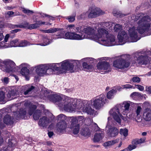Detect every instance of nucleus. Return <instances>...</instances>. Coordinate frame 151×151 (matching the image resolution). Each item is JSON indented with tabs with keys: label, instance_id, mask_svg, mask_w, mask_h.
<instances>
[{
	"label": "nucleus",
	"instance_id": "nucleus-22",
	"mask_svg": "<svg viewBox=\"0 0 151 151\" xmlns=\"http://www.w3.org/2000/svg\"><path fill=\"white\" fill-rule=\"evenodd\" d=\"M103 137V132L100 130H98L94 136L93 140L94 142H98L102 140Z\"/></svg>",
	"mask_w": 151,
	"mask_h": 151
},
{
	"label": "nucleus",
	"instance_id": "nucleus-62",
	"mask_svg": "<svg viewBox=\"0 0 151 151\" xmlns=\"http://www.w3.org/2000/svg\"><path fill=\"white\" fill-rule=\"evenodd\" d=\"M86 14H83L81 15V16H80V17H78V18L79 19H83L86 17Z\"/></svg>",
	"mask_w": 151,
	"mask_h": 151
},
{
	"label": "nucleus",
	"instance_id": "nucleus-46",
	"mask_svg": "<svg viewBox=\"0 0 151 151\" xmlns=\"http://www.w3.org/2000/svg\"><path fill=\"white\" fill-rule=\"evenodd\" d=\"M66 19H68L70 22H73L75 20V17L74 16L67 17H65Z\"/></svg>",
	"mask_w": 151,
	"mask_h": 151
},
{
	"label": "nucleus",
	"instance_id": "nucleus-49",
	"mask_svg": "<svg viewBox=\"0 0 151 151\" xmlns=\"http://www.w3.org/2000/svg\"><path fill=\"white\" fill-rule=\"evenodd\" d=\"M132 145H130L128 147V149L129 150L131 151L132 150L135 149L136 147V145L133 144L132 143Z\"/></svg>",
	"mask_w": 151,
	"mask_h": 151
},
{
	"label": "nucleus",
	"instance_id": "nucleus-21",
	"mask_svg": "<svg viewBox=\"0 0 151 151\" xmlns=\"http://www.w3.org/2000/svg\"><path fill=\"white\" fill-rule=\"evenodd\" d=\"M49 122V119L46 117L44 116L40 119L38 124L40 127H44L47 125Z\"/></svg>",
	"mask_w": 151,
	"mask_h": 151
},
{
	"label": "nucleus",
	"instance_id": "nucleus-13",
	"mask_svg": "<svg viewBox=\"0 0 151 151\" xmlns=\"http://www.w3.org/2000/svg\"><path fill=\"white\" fill-rule=\"evenodd\" d=\"M86 27L90 28L91 29H93L90 26H85L83 27H76L74 24H70L67 26V29L69 31H70V32H75L76 33L78 32L81 33V32H83L85 35H83L82 34H80L82 35L83 36H85L86 37L88 36L87 34L85 33L84 29Z\"/></svg>",
	"mask_w": 151,
	"mask_h": 151
},
{
	"label": "nucleus",
	"instance_id": "nucleus-10",
	"mask_svg": "<svg viewBox=\"0 0 151 151\" xmlns=\"http://www.w3.org/2000/svg\"><path fill=\"white\" fill-rule=\"evenodd\" d=\"M15 63L10 60H6L4 61L1 60L0 69L3 71L13 73L17 71Z\"/></svg>",
	"mask_w": 151,
	"mask_h": 151
},
{
	"label": "nucleus",
	"instance_id": "nucleus-15",
	"mask_svg": "<svg viewBox=\"0 0 151 151\" xmlns=\"http://www.w3.org/2000/svg\"><path fill=\"white\" fill-rule=\"evenodd\" d=\"M26 111V110L21 109L19 111L14 113V117L17 119H27L28 118V116H27V114Z\"/></svg>",
	"mask_w": 151,
	"mask_h": 151
},
{
	"label": "nucleus",
	"instance_id": "nucleus-35",
	"mask_svg": "<svg viewBox=\"0 0 151 151\" xmlns=\"http://www.w3.org/2000/svg\"><path fill=\"white\" fill-rule=\"evenodd\" d=\"M44 43L41 44H39L40 45L42 46H44L48 45L50 44L51 42V40H50L47 38H45L44 39Z\"/></svg>",
	"mask_w": 151,
	"mask_h": 151
},
{
	"label": "nucleus",
	"instance_id": "nucleus-55",
	"mask_svg": "<svg viewBox=\"0 0 151 151\" xmlns=\"http://www.w3.org/2000/svg\"><path fill=\"white\" fill-rule=\"evenodd\" d=\"M1 115L0 113V128H3L5 127L4 124L1 121Z\"/></svg>",
	"mask_w": 151,
	"mask_h": 151
},
{
	"label": "nucleus",
	"instance_id": "nucleus-53",
	"mask_svg": "<svg viewBox=\"0 0 151 151\" xmlns=\"http://www.w3.org/2000/svg\"><path fill=\"white\" fill-rule=\"evenodd\" d=\"M119 141V138H117L116 139L113 140L112 141H111L112 145H113L114 144L118 143Z\"/></svg>",
	"mask_w": 151,
	"mask_h": 151
},
{
	"label": "nucleus",
	"instance_id": "nucleus-20",
	"mask_svg": "<svg viewBox=\"0 0 151 151\" xmlns=\"http://www.w3.org/2000/svg\"><path fill=\"white\" fill-rule=\"evenodd\" d=\"M16 90L13 88L11 90L8 92L7 94V96L8 100H11L17 98L18 96Z\"/></svg>",
	"mask_w": 151,
	"mask_h": 151
},
{
	"label": "nucleus",
	"instance_id": "nucleus-52",
	"mask_svg": "<svg viewBox=\"0 0 151 151\" xmlns=\"http://www.w3.org/2000/svg\"><path fill=\"white\" fill-rule=\"evenodd\" d=\"M145 90L148 93L151 94V86H146V87Z\"/></svg>",
	"mask_w": 151,
	"mask_h": 151
},
{
	"label": "nucleus",
	"instance_id": "nucleus-43",
	"mask_svg": "<svg viewBox=\"0 0 151 151\" xmlns=\"http://www.w3.org/2000/svg\"><path fill=\"white\" fill-rule=\"evenodd\" d=\"M40 27L39 25H38V24L36 23L35 24H30L29 27V29H33L37 28Z\"/></svg>",
	"mask_w": 151,
	"mask_h": 151
},
{
	"label": "nucleus",
	"instance_id": "nucleus-26",
	"mask_svg": "<svg viewBox=\"0 0 151 151\" xmlns=\"http://www.w3.org/2000/svg\"><path fill=\"white\" fill-rule=\"evenodd\" d=\"M117 91L113 88L109 91L107 94V98L109 99H111L113 98L114 95L116 93Z\"/></svg>",
	"mask_w": 151,
	"mask_h": 151
},
{
	"label": "nucleus",
	"instance_id": "nucleus-48",
	"mask_svg": "<svg viewBox=\"0 0 151 151\" xmlns=\"http://www.w3.org/2000/svg\"><path fill=\"white\" fill-rule=\"evenodd\" d=\"M135 88L138 89L141 91H143L144 89V88L143 86L139 85H135Z\"/></svg>",
	"mask_w": 151,
	"mask_h": 151
},
{
	"label": "nucleus",
	"instance_id": "nucleus-8",
	"mask_svg": "<svg viewBox=\"0 0 151 151\" xmlns=\"http://www.w3.org/2000/svg\"><path fill=\"white\" fill-rule=\"evenodd\" d=\"M107 59V57H102L97 59L99 62L96 65L97 69L101 74L109 73L111 70L109 63L106 61Z\"/></svg>",
	"mask_w": 151,
	"mask_h": 151
},
{
	"label": "nucleus",
	"instance_id": "nucleus-37",
	"mask_svg": "<svg viewBox=\"0 0 151 151\" xmlns=\"http://www.w3.org/2000/svg\"><path fill=\"white\" fill-rule=\"evenodd\" d=\"M58 120H60V122L65 121V120L66 119V117L64 115L61 114L58 116Z\"/></svg>",
	"mask_w": 151,
	"mask_h": 151
},
{
	"label": "nucleus",
	"instance_id": "nucleus-2",
	"mask_svg": "<svg viewBox=\"0 0 151 151\" xmlns=\"http://www.w3.org/2000/svg\"><path fill=\"white\" fill-rule=\"evenodd\" d=\"M48 98L60 107V109L67 112H72L76 109H81L88 114L93 115L95 110L91 105L97 109H99L107 102L105 95L101 94L92 99L90 101L82 100L66 97L62 98L58 94L53 93L49 95Z\"/></svg>",
	"mask_w": 151,
	"mask_h": 151
},
{
	"label": "nucleus",
	"instance_id": "nucleus-41",
	"mask_svg": "<svg viewBox=\"0 0 151 151\" xmlns=\"http://www.w3.org/2000/svg\"><path fill=\"white\" fill-rule=\"evenodd\" d=\"M5 98V93L2 91H0V101H4Z\"/></svg>",
	"mask_w": 151,
	"mask_h": 151
},
{
	"label": "nucleus",
	"instance_id": "nucleus-42",
	"mask_svg": "<svg viewBox=\"0 0 151 151\" xmlns=\"http://www.w3.org/2000/svg\"><path fill=\"white\" fill-rule=\"evenodd\" d=\"M20 10H22V11L23 12H24L25 13L28 14L29 13L32 14L33 13V12L32 11L26 9L22 7H21L20 8Z\"/></svg>",
	"mask_w": 151,
	"mask_h": 151
},
{
	"label": "nucleus",
	"instance_id": "nucleus-25",
	"mask_svg": "<svg viewBox=\"0 0 151 151\" xmlns=\"http://www.w3.org/2000/svg\"><path fill=\"white\" fill-rule=\"evenodd\" d=\"M84 118L83 116H78L77 117H71L72 121L79 124L84 121Z\"/></svg>",
	"mask_w": 151,
	"mask_h": 151
},
{
	"label": "nucleus",
	"instance_id": "nucleus-45",
	"mask_svg": "<svg viewBox=\"0 0 151 151\" xmlns=\"http://www.w3.org/2000/svg\"><path fill=\"white\" fill-rule=\"evenodd\" d=\"M113 14L114 16L117 17H122L123 16V15L120 12H118L116 10H114L113 12Z\"/></svg>",
	"mask_w": 151,
	"mask_h": 151
},
{
	"label": "nucleus",
	"instance_id": "nucleus-14",
	"mask_svg": "<svg viewBox=\"0 0 151 151\" xmlns=\"http://www.w3.org/2000/svg\"><path fill=\"white\" fill-rule=\"evenodd\" d=\"M108 117V123L107 126H106L107 128L109 129V130L107 132L109 135L111 137H114L117 135L119 134V130L116 128L113 127H110L109 124L111 122L112 119L111 117Z\"/></svg>",
	"mask_w": 151,
	"mask_h": 151
},
{
	"label": "nucleus",
	"instance_id": "nucleus-11",
	"mask_svg": "<svg viewBox=\"0 0 151 151\" xmlns=\"http://www.w3.org/2000/svg\"><path fill=\"white\" fill-rule=\"evenodd\" d=\"M24 105L26 107V109H28V114L31 116L34 113L33 117L35 120L39 119L40 116L41 115V112L40 110H35L36 106L35 105H33L29 102H25Z\"/></svg>",
	"mask_w": 151,
	"mask_h": 151
},
{
	"label": "nucleus",
	"instance_id": "nucleus-60",
	"mask_svg": "<svg viewBox=\"0 0 151 151\" xmlns=\"http://www.w3.org/2000/svg\"><path fill=\"white\" fill-rule=\"evenodd\" d=\"M116 89V90H117L119 91H121L122 89H124L123 88V87L122 86H122H116L115 88V89Z\"/></svg>",
	"mask_w": 151,
	"mask_h": 151
},
{
	"label": "nucleus",
	"instance_id": "nucleus-6",
	"mask_svg": "<svg viewBox=\"0 0 151 151\" xmlns=\"http://www.w3.org/2000/svg\"><path fill=\"white\" fill-rule=\"evenodd\" d=\"M69 60H71L74 61L75 63L72 64L73 66L74 71L71 72L67 71L70 73H73L78 71V68L80 66L81 62H82V65L84 70L86 71H91L93 68V66L91 65H88V63H91L94 62L95 59L91 58H86L82 59L81 61L75 60L71 59H68Z\"/></svg>",
	"mask_w": 151,
	"mask_h": 151
},
{
	"label": "nucleus",
	"instance_id": "nucleus-61",
	"mask_svg": "<svg viewBox=\"0 0 151 151\" xmlns=\"http://www.w3.org/2000/svg\"><path fill=\"white\" fill-rule=\"evenodd\" d=\"M53 132H49L48 133V134L49 137H51L53 135Z\"/></svg>",
	"mask_w": 151,
	"mask_h": 151
},
{
	"label": "nucleus",
	"instance_id": "nucleus-57",
	"mask_svg": "<svg viewBox=\"0 0 151 151\" xmlns=\"http://www.w3.org/2000/svg\"><path fill=\"white\" fill-rule=\"evenodd\" d=\"M129 118L131 119H134L136 118V116L135 115V114L134 113H132L130 114L129 115Z\"/></svg>",
	"mask_w": 151,
	"mask_h": 151
},
{
	"label": "nucleus",
	"instance_id": "nucleus-30",
	"mask_svg": "<svg viewBox=\"0 0 151 151\" xmlns=\"http://www.w3.org/2000/svg\"><path fill=\"white\" fill-rule=\"evenodd\" d=\"M19 41L18 39H16L12 40L10 41L9 44V47H19Z\"/></svg>",
	"mask_w": 151,
	"mask_h": 151
},
{
	"label": "nucleus",
	"instance_id": "nucleus-64",
	"mask_svg": "<svg viewBox=\"0 0 151 151\" xmlns=\"http://www.w3.org/2000/svg\"><path fill=\"white\" fill-rule=\"evenodd\" d=\"M143 104L145 106H150V104L148 102L146 101L143 103Z\"/></svg>",
	"mask_w": 151,
	"mask_h": 151
},
{
	"label": "nucleus",
	"instance_id": "nucleus-54",
	"mask_svg": "<svg viewBox=\"0 0 151 151\" xmlns=\"http://www.w3.org/2000/svg\"><path fill=\"white\" fill-rule=\"evenodd\" d=\"M119 141V138H117L116 139L113 140L112 141H111L112 145H113L114 144L118 143Z\"/></svg>",
	"mask_w": 151,
	"mask_h": 151
},
{
	"label": "nucleus",
	"instance_id": "nucleus-12",
	"mask_svg": "<svg viewBox=\"0 0 151 151\" xmlns=\"http://www.w3.org/2000/svg\"><path fill=\"white\" fill-rule=\"evenodd\" d=\"M20 68H21L20 71V74L24 76L27 80H29L30 75L33 74V72L31 71L28 69L29 67V65L26 63H22L19 66Z\"/></svg>",
	"mask_w": 151,
	"mask_h": 151
},
{
	"label": "nucleus",
	"instance_id": "nucleus-31",
	"mask_svg": "<svg viewBox=\"0 0 151 151\" xmlns=\"http://www.w3.org/2000/svg\"><path fill=\"white\" fill-rule=\"evenodd\" d=\"M30 45V43L26 40H22L19 42V47H24Z\"/></svg>",
	"mask_w": 151,
	"mask_h": 151
},
{
	"label": "nucleus",
	"instance_id": "nucleus-36",
	"mask_svg": "<svg viewBox=\"0 0 151 151\" xmlns=\"http://www.w3.org/2000/svg\"><path fill=\"white\" fill-rule=\"evenodd\" d=\"M142 111V108L140 106H138L135 109V112L137 116H138L140 115Z\"/></svg>",
	"mask_w": 151,
	"mask_h": 151
},
{
	"label": "nucleus",
	"instance_id": "nucleus-44",
	"mask_svg": "<svg viewBox=\"0 0 151 151\" xmlns=\"http://www.w3.org/2000/svg\"><path fill=\"white\" fill-rule=\"evenodd\" d=\"M132 81L134 83H139L140 81V79L137 76H134L132 79Z\"/></svg>",
	"mask_w": 151,
	"mask_h": 151
},
{
	"label": "nucleus",
	"instance_id": "nucleus-7",
	"mask_svg": "<svg viewBox=\"0 0 151 151\" xmlns=\"http://www.w3.org/2000/svg\"><path fill=\"white\" fill-rule=\"evenodd\" d=\"M129 55H124L115 60L113 63V66L118 69H123L129 67L131 61Z\"/></svg>",
	"mask_w": 151,
	"mask_h": 151
},
{
	"label": "nucleus",
	"instance_id": "nucleus-1",
	"mask_svg": "<svg viewBox=\"0 0 151 151\" xmlns=\"http://www.w3.org/2000/svg\"><path fill=\"white\" fill-rule=\"evenodd\" d=\"M132 20L136 21L139 20L136 25L130 27L128 29L129 37L126 32L122 30V25L119 24L115 25V32H118L117 36L118 42L116 41V37L111 35L109 31L112 29L113 23L111 22H102L96 27V31L91 29L90 34V40L107 46L122 45L127 42H136L140 39L138 33L144 34L147 35H151V19L150 16L140 13L133 15L131 17Z\"/></svg>",
	"mask_w": 151,
	"mask_h": 151
},
{
	"label": "nucleus",
	"instance_id": "nucleus-38",
	"mask_svg": "<svg viewBox=\"0 0 151 151\" xmlns=\"http://www.w3.org/2000/svg\"><path fill=\"white\" fill-rule=\"evenodd\" d=\"M122 86L123 87V88L124 89L135 88V87H134L133 86H132L129 84L122 85Z\"/></svg>",
	"mask_w": 151,
	"mask_h": 151
},
{
	"label": "nucleus",
	"instance_id": "nucleus-34",
	"mask_svg": "<svg viewBox=\"0 0 151 151\" xmlns=\"http://www.w3.org/2000/svg\"><path fill=\"white\" fill-rule=\"evenodd\" d=\"M9 44L5 42L4 41L0 42V49H4L9 47Z\"/></svg>",
	"mask_w": 151,
	"mask_h": 151
},
{
	"label": "nucleus",
	"instance_id": "nucleus-3",
	"mask_svg": "<svg viewBox=\"0 0 151 151\" xmlns=\"http://www.w3.org/2000/svg\"><path fill=\"white\" fill-rule=\"evenodd\" d=\"M75 63L71 60H65L60 63L40 64L30 68L33 72L35 69L36 73L40 76L47 75L60 74L66 73L67 71H74L72 64Z\"/></svg>",
	"mask_w": 151,
	"mask_h": 151
},
{
	"label": "nucleus",
	"instance_id": "nucleus-5",
	"mask_svg": "<svg viewBox=\"0 0 151 151\" xmlns=\"http://www.w3.org/2000/svg\"><path fill=\"white\" fill-rule=\"evenodd\" d=\"M84 29L85 33L88 35V36L86 37L75 32H67L65 34V31L60 28V29L58 31V34L56 35V37L55 38V39L64 38L66 39L78 40H83L85 39L90 40V37L91 35L90 34L91 29L89 27H86Z\"/></svg>",
	"mask_w": 151,
	"mask_h": 151
},
{
	"label": "nucleus",
	"instance_id": "nucleus-24",
	"mask_svg": "<svg viewBox=\"0 0 151 151\" xmlns=\"http://www.w3.org/2000/svg\"><path fill=\"white\" fill-rule=\"evenodd\" d=\"M13 118L9 114H7L4 117L3 122L4 123L7 125H11L13 123Z\"/></svg>",
	"mask_w": 151,
	"mask_h": 151
},
{
	"label": "nucleus",
	"instance_id": "nucleus-19",
	"mask_svg": "<svg viewBox=\"0 0 151 151\" xmlns=\"http://www.w3.org/2000/svg\"><path fill=\"white\" fill-rule=\"evenodd\" d=\"M71 124L70 128L73 131V133L75 134H77L79 133L80 129V125L79 124L75 123L71 121Z\"/></svg>",
	"mask_w": 151,
	"mask_h": 151
},
{
	"label": "nucleus",
	"instance_id": "nucleus-16",
	"mask_svg": "<svg viewBox=\"0 0 151 151\" xmlns=\"http://www.w3.org/2000/svg\"><path fill=\"white\" fill-rule=\"evenodd\" d=\"M104 13V12L102 11L99 8H96L93 9L88 15V17L89 18H92L96 17L100 15L103 14Z\"/></svg>",
	"mask_w": 151,
	"mask_h": 151
},
{
	"label": "nucleus",
	"instance_id": "nucleus-33",
	"mask_svg": "<svg viewBox=\"0 0 151 151\" xmlns=\"http://www.w3.org/2000/svg\"><path fill=\"white\" fill-rule=\"evenodd\" d=\"M120 133L121 135L126 137L128 135V130L127 129H121L120 130Z\"/></svg>",
	"mask_w": 151,
	"mask_h": 151
},
{
	"label": "nucleus",
	"instance_id": "nucleus-27",
	"mask_svg": "<svg viewBox=\"0 0 151 151\" xmlns=\"http://www.w3.org/2000/svg\"><path fill=\"white\" fill-rule=\"evenodd\" d=\"M143 94L138 92H134L131 94L130 96L133 99L136 100L138 99H140L143 96Z\"/></svg>",
	"mask_w": 151,
	"mask_h": 151
},
{
	"label": "nucleus",
	"instance_id": "nucleus-51",
	"mask_svg": "<svg viewBox=\"0 0 151 151\" xmlns=\"http://www.w3.org/2000/svg\"><path fill=\"white\" fill-rule=\"evenodd\" d=\"M14 146V144H13L12 142H11L10 139H9V145H8V147H7V150H11V149H10V148L9 149V147H12Z\"/></svg>",
	"mask_w": 151,
	"mask_h": 151
},
{
	"label": "nucleus",
	"instance_id": "nucleus-40",
	"mask_svg": "<svg viewBox=\"0 0 151 151\" xmlns=\"http://www.w3.org/2000/svg\"><path fill=\"white\" fill-rule=\"evenodd\" d=\"M103 145L106 148L109 147L111 146L112 145L111 141L105 142L103 144Z\"/></svg>",
	"mask_w": 151,
	"mask_h": 151
},
{
	"label": "nucleus",
	"instance_id": "nucleus-32",
	"mask_svg": "<svg viewBox=\"0 0 151 151\" xmlns=\"http://www.w3.org/2000/svg\"><path fill=\"white\" fill-rule=\"evenodd\" d=\"M145 140V137L140 139H136L132 141V143L133 144L138 145V144L144 142Z\"/></svg>",
	"mask_w": 151,
	"mask_h": 151
},
{
	"label": "nucleus",
	"instance_id": "nucleus-23",
	"mask_svg": "<svg viewBox=\"0 0 151 151\" xmlns=\"http://www.w3.org/2000/svg\"><path fill=\"white\" fill-rule=\"evenodd\" d=\"M81 134L85 137L89 136L91 132L88 129V126L86 125H84L81 130Z\"/></svg>",
	"mask_w": 151,
	"mask_h": 151
},
{
	"label": "nucleus",
	"instance_id": "nucleus-18",
	"mask_svg": "<svg viewBox=\"0 0 151 151\" xmlns=\"http://www.w3.org/2000/svg\"><path fill=\"white\" fill-rule=\"evenodd\" d=\"M143 118L145 121L151 120V109L148 108L145 109L143 111Z\"/></svg>",
	"mask_w": 151,
	"mask_h": 151
},
{
	"label": "nucleus",
	"instance_id": "nucleus-56",
	"mask_svg": "<svg viewBox=\"0 0 151 151\" xmlns=\"http://www.w3.org/2000/svg\"><path fill=\"white\" fill-rule=\"evenodd\" d=\"M34 88V87L32 86H31L30 88H29L28 90H27L26 91H25L24 92V94L25 95H26L27 94L28 92L32 91Z\"/></svg>",
	"mask_w": 151,
	"mask_h": 151
},
{
	"label": "nucleus",
	"instance_id": "nucleus-29",
	"mask_svg": "<svg viewBox=\"0 0 151 151\" xmlns=\"http://www.w3.org/2000/svg\"><path fill=\"white\" fill-rule=\"evenodd\" d=\"M29 25L30 24H29L28 23L26 22L24 24L19 25H12V27L13 28L19 27L21 28H24L29 29Z\"/></svg>",
	"mask_w": 151,
	"mask_h": 151
},
{
	"label": "nucleus",
	"instance_id": "nucleus-28",
	"mask_svg": "<svg viewBox=\"0 0 151 151\" xmlns=\"http://www.w3.org/2000/svg\"><path fill=\"white\" fill-rule=\"evenodd\" d=\"M60 29L59 28H51L49 29L45 30H42V31L44 33H55Z\"/></svg>",
	"mask_w": 151,
	"mask_h": 151
},
{
	"label": "nucleus",
	"instance_id": "nucleus-63",
	"mask_svg": "<svg viewBox=\"0 0 151 151\" xmlns=\"http://www.w3.org/2000/svg\"><path fill=\"white\" fill-rule=\"evenodd\" d=\"M7 14L9 16H12L14 14V12L12 11H9L7 12Z\"/></svg>",
	"mask_w": 151,
	"mask_h": 151
},
{
	"label": "nucleus",
	"instance_id": "nucleus-47",
	"mask_svg": "<svg viewBox=\"0 0 151 151\" xmlns=\"http://www.w3.org/2000/svg\"><path fill=\"white\" fill-rule=\"evenodd\" d=\"M1 81L4 84H7L9 81V79L7 77H5L1 79Z\"/></svg>",
	"mask_w": 151,
	"mask_h": 151
},
{
	"label": "nucleus",
	"instance_id": "nucleus-59",
	"mask_svg": "<svg viewBox=\"0 0 151 151\" xmlns=\"http://www.w3.org/2000/svg\"><path fill=\"white\" fill-rule=\"evenodd\" d=\"M4 31L3 30L0 31V41L2 40L4 38V36L3 34Z\"/></svg>",
	"mask_w": 151,
	"mask_h": 151
},
{
	"label": "nucleus",
	"instance_id": "nucleus-9",
	"mask_svg": "<svg viewBox=\"0 0 151 151\" xmlns=\"http://www.w3.org/2000/svg\"><path fill=\"white\" fill-rule=\"evenodd\" d=\"M134 58L135 60L133 63L144 65L146 67L150 65V58L142 52H137L134 54Z\"/></svg>",
	"mask_w": 151,
	"mask_h": 151
},
{
	"label": "nucleus",
	"instance_id": "nucleus-4",
	"mask_svg": "<svg viewBox=\"0 0 151 151\" xmlns=\"http://www.w3.org/2000/svg\"><path fill=\"white\" fill-rule=\"evenodd\" d=\"M133 103L129 101H124L122 104H117L109 111V114L119 124H120L121 119L124 120L122 114L127 115L129 113V106Z\"/></svg>",
	"mask_w": 151,
	"mask_h": 151
},
{
	"label": "nucleus",
	"instance_id": "nucleus-58",
	"mask_svg": "<svg viewBox=\"0 0 151 151\" xmlns=\"http://www.w3.org/2000/svg\"><path fill=\"white\" fill-rule=\"evenodd\" d=\"M10 37V35L9 34H6L4 38V41L5 42H7L8 41L9 38Z\"/></svg>",
	"mask_w": 151,
	"mask_h": 151
},
{
	"label": "nucleus",
	"instance_id": "nucleus-17",
	"mask_svg": "<svg viewBox=\"0 0 151 151\" xmlns=\"http://www.w3.org/2000/svg\"><path fill=\"white\" fill-rule=\"evenodd\" d=\"M67 125L65 121L60 122L57 125V131L61 133H63L65 131Z\"/></svg>",
	"mask_w": 151,
	"mask_h": 151
},
{
	"label": "nucleus",
	"instance_id": "nucleus-50",
	"mask_svg": "<svg viewBox=\"0 0 151 151\" xmlns=\"http://www.w3.org/2000/svg\"><path fill=\"white\" fill-rule=\"evenodd\" d=\"M146 67L148 68L150 70L147 73L145 74V76H151V63L150 64V65H149V66H146Z\"/></svg>",
	"mask_w": 151,
	"mask_h": 151
},
{
	"label": "nucleus",
	"instance_id": "nucleus-39",
	"mask_svg": "<svg viewBox=\"0 0 151 151\" xmlns=\"http://www.w3.org/2000/svg\"><path fill=\"white\" fill-rule=\"evenodd\" d=\"M36 23L40 26V25L42 24H45L46 25H50L51 24L47 22L42 21H36Z\"/></svg>",
	"mask_w": 151,
	"mask_h": 151
}]
</instances>
